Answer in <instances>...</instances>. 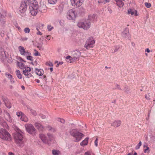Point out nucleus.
<instances>
[{
	"instance_id": "1",
	"label": "nucleus",
	"mask_w": 155,
	"mask_h": 155,
	"mask_svg": "<svg viewBox=\"0 0 155 155\" xmlns=\"http://www.w3.org/2000/svg\"><path fill=\"white\" fill-rule=\"evenodd\" d=\"M21 133L22 132L19 130L14 136L15 143L20 147H23L24 145V140Z\"/></svg>"
},
{
	"instance_id": "2",
	"label": "nucleus",
	"mask_w": 155,
	"mask_h": 155,
	"mask_svg": "<svg viewBox=\"0 0 155 155\" xmlns=\"http://www.w3.org/2000/svg\"><path fill=\"white\" fill-rule=\"evenodd\" d=\"M29 8L31 14L32 15H35L38 12V5L35 0L32 1L29 4Z\"/></svg>"
},
{
	"instance_id": "3",
	"label": "nucleus",
	"mask_w": 155,
	"mask_h": 155,
	"mask_svg": "<svg viewBox=\"0 0 155 155\" xmlns=\"http://www.w3.org/2000/svg\"><path fill=\"white\" fill-rule=\"evenodd\" d=\"M71 135L74 137V141L78 142L84 136V135L78 131L76 130L72 129L70 132Z\"/></svg>"
},
{
	"instance_id": "4",
	"label": "nucleus",
	"mask_w": 155,
	"mask_h": 155,
	"mask_svg": "<svg viewBox=\"0 0 155 155\" xmlns=\"http://www.w3.org/2000/svg\"><path fill=\"white\" fill-rule=\"evenodd\" d=\"M0 138L3 140H11V136L5 129H1L0 130Z\"/></svg>"
},
{
	"instance_id": "5",
	"label": "nucleus",
	"mask_w": 155,
	"mask_h": 155,
	"mask_svg": "<svg viewBox=\"0 0 155 155\" xmlns=\"http://www.w3.org/2000/svg\"><path fill=\"white\" fill-rule=\"evenodd\" d=\"M91 22L88 19L84 22H79L77 24V26L79 28H82L84 30L89 29L91 26Z\"/></svg>"
},
{
	"instance_id": "6",
	"label": "nucleus",
	"mask_w": 155,
	"mask_h": 155,
	"mask_svg": "<svg viewBox=\"0 0 155 155\" xmlns=\"http://www.w3.org/2000/svg\"><path fill=\"white\" fill-rule=\"evenodd\" d=\"M95 43V41L94 40L93 37H90L88 38L84 45V47L87 49L92 48L93 47V45Z\"/></svg>"
},
{
	"instance_id": "7",
	"label": "nucleus",
	"mask_w": 155,
	"mask_h": 155,
	"mask_svg": "<svg viewBox=\"0 0 155 155\" xmlns=\"http://www.w3.org/2000/svg\"><path fill=\"white\" fill-rule=\"evenodd\" d=\"M25 127L27 131L30 134H33L35 132L36 129L32 124H26Z\"/></svg>"
},
{
	"instance_id": "8",
	"label": "nucleus",
	"mask_w": 155,
	"mask_h": 155,
	"mask_svg": "<svg viewBox=\"0 0 155 155\" xmlns=\"http://www.w3.org/2000/svg\"><path fill=\"white\" fill-rule=\"evenodd\" d=\"M76 17L75 11L74 9H71L67 12V18L69 20H74Z\"/></svg>"
},
{
	"instance_id": "9",
	"label": "nucleus",
	"mask_w": 155,
	"mask_h": 155,
	"mask_svg": "<svg viewBox=\"0 0 155 155\" xmlns=\"http://www.w3.org/2000/svg\"><path fill=\"white\" fill-rule=\"evenodd\" d=\"M84 0H71L72 5L76 7H79L83 4Z\"/></svg>"
},
{
	"instance_id": "10",
	"label": "nucleus",
	"mask_w": 155,
	"mask_h": 155,
	"mask_svg": "<svg viewBox=\"0 0 155 155\" xmlns=\"http://www.w3.org/2000/svg\"><path fill=\"white\" fill-rule=\"evenodd\" d=\"M27 9V3L25 2H22L19 8V12L22 14H24Z\"/></svg>"
},
{
	"instance_id": "11",
	"label": "nucleus",
	"mask_w": 155,
	"mask_h": 155,
	"mask_svg": "<svg viewBox=\"0 0 155 155\" xmlns=\"http://www.w3.org/2000/svg\"><path fill=\"white\" fill-rule=\"evenodd\" d=\"M18 50L20 54L22 55L25 56L31 54L27 51H25L24 48L22 46H20L18 47Z\"/></svg>"
},
{
	"instance_id": "12",
	"label": "nucleus",
	"mask_w": 155,
	"mask_h": 155,
	"mask_svg": "<svg viewBox=\"0 0 155 155\" xmlns=\"http://www.w3.org/2000/svg\"><path fill=\"white\" fill-rule=\"evenodd\" d=\"M122 36L125 38L130 39V35L129 32V30L128 28H126L122 33Z\"/></svg>"
},
{
	"instance_id": "13",
	"label": "nucleus",
	"mask_w": 155,
	"mask_h": 155,
	"mask_svg": "<svg viewBox=\"0 0 155 155\" xmlns=\"http://www.w3.org/2000/svg\"><path fill=\"white\" fill-rule=\"evenodd\" d=\"M72 56L74 60L78 58L81 55V53L78 51H74L72 52Z\"/></svg>"
},
{
	"instance_id": "14",
	"label": "nucleus",
	"mask_w": 155,
	"mask_h": 155,
	"mask_svg": "<svg viewBox=\"0 0 155 155\" xmlns=\"http://www.w3.org/2000/svg\"><path fill=\"white\" fill-rule=\"evenodd\" d=\"M2 99L6 107L8 108H10L12 107V105L8 99L5 97H2Z\"/></svg>"
},
{
	"instance_id": "15",
	"label": "nucleus",
	"mask_w": 155,
	"mask_h": 155,
	"mask_svg": "<svg viewBox=\"0 0 155 155\" xmlns=\"http://www.w3.org/2000/svg\"><path fill=\"white\" fill-rule=\"evenodd\" d=\"M39 137L45 143H48V139L47 137L44 134H41L39 135Z\"/></svg>"
},
{
	"instance_id": "16",
	"label": "nucleus",
	"mask_w": 155,
	"mask_h": 155,
	"mask_svg": "<svg viewBox=\"0 0 155 155\" xmlns=\"http://www.w3.org/2000/svg\"><path fill=\"white\" fill-rule=\"evenodd\" d=\"M121 122L120 120H117L114 121L112 123L111 125L114 127H119L121 124Z\"/></svg>"
},
{
	"instance_id": "17",
	"label": "nucleus",
	"mask_w": 155,
	"mask_h": 155,
	"mask_svg": "<svg viewBox=\"0 0 155 155\" xmlns=\"http://www.w3.org/2000/svg\"><path fill=\"white\" fill-rule=\"evenodd\" d=\"M35 127L40 131L42 130L44 128V126L39 123H35Z\"/></svg>"
},
{
	"instance_id": "18",
	"label": "nucleus",
	"mask_w": 155,
	"mask_h": 155,
	"mask_svg": "<svg viewBox=\"0 0 155 155\" xmlns=\"http://www.w3.org/2000/svg\"><path fill=\"white\" fill-rule=\"evenodd\" d=\"M39 11L42 13H45L47 10V7L45 5H41L39 8Z\"/></svg>"
},
{
	"instance_id": "19",
	"label": "nucleus",
	"mask_w": 155,
	"mask_h": 155,
	"mask_svg": "<svg viewBox=\"0 0 155 155\" xmlns=\"http://www.w3.org/2000/svg\"><path fill=\"white\" fill-rule=\"evenodd\" d=\"M35 70V72L36 74L39 76H41L43 75L44 72L43 70L41 69H38L37 68H36Z\"/></svg>"
},
{
	"instance_id": "20",
	"label": "nucleus",
	"mask_w": 155,
	"mask_h": 155,
	"mask_svg": "<svg viewBox=\"0 0 155 155\" xmlns=\"http://www.w3.org/2000/svg\"><path fill=\"white\" fill-rule=\"evenodd\" d=\"M4 116L6 119L10 121L11 120V117L7 111H4Z\"/></svg>"
},
{
	"instance_id": "21",
	"label": "nucleus",
	"mask_w": 155,
	"mask_h": 155,
	"mask_svg": "<svg viewBox=\"0 0 155 155\" xmlns=\"http://www.w3.org/2000/svg\"><path fill=\"white\" fill-rule=\"evenodd\" d=\"M89 139L88 137H86L85 139L81 142L80 143V145L82 146H84L87 144L88 143V141Z\"/></svg>"
},
{
	"instance_id": "22",
	"label": "nucleus",
	"mask_w": 155,
	"mask_h": 155,
	"mask_svg": "<svg viewBox=\"0 0 155 155\" xmlns=\"http://www.w3.org/2000/svg\"><path fill=\"white\" fill-rule=\"evenodd\" d=\"M135 11H136L130 8L127 10V14L129 15H130L132 16L134 15H136V12H135Z\"/></svg>"
},
{
	"instance_id": "23",
	"label": "nucleus",
	"mask_w": 155,
	"mask_h": 155,
	"mask_svg": "<svg viewBox=\"0 0 155 155\" xmlns=\"http://www.w3.org/2000/svg\"><path fill=\"white\" fill-rule=\"evenodd\" d=\"M143 148L144 150V152L145 153H149L150 152V150L149 147L146 145H143Z\"/></svg>"
},
{
	"instance_id": "24",
	"label": "nucleus",
	"mask_w": 155,
	"mask_h": 155,
	"mask_svg": "<svg viewBox=\"0 0 155 155\" xmlns=\"http://www.w3.org/2000/svg\"><path fill=\"white\" fill-rule=\"evenodd\" d=\"M20 119L23 121H24L25 122H27L28 121V119L27 117L24 114H22V116L20 118Z\"/></svg>"
},
{
	"instance_id": "25",
	"label": "nucleus",
	"mask_w": 155,
	"mask_h": 155,
	"mask_svg": "<svg viewBox=\"0 0 155 155\" xmlns=\"http://www.w3.org/2000/svg\"><path fill=\"white\" fill-rule=\"evenodd\" d=\"M25 70H23V74H26L27 72H31V68L25 66L24 68Z\"/></svg>"
},
{
	"instance_id": "26",
	"label": "nucleus",
	"mask_w": 155,
	"mask_h": 155,
	"mask_svg": "<svg viewBox=\"0 0 155 155\" xmlns=\"http://www.w3.org/2000/svg\"><path fill=\"white\" fill-rule=\"evenodd\" d=\"M18 78L19 79H21L22 78V75L21 74L20 71L18 70H17L15 72Z\"/></svg>"
},
{
	"instance_id": "27",
	"label": "nucleus",
	"mask_w": 155,
	"mask_h": 155,
	"mask_svg": "<svg viewBox=\"0 0 155 155\" xmlns=\"http://www.w3.org/2000/svg\"><path fill=\"white\" fill-rule=\"evenodd\" d=\"M48 139V142L49 141H51L54 139V137L53 135L50 133H48L47 134Z\"/></svg>"
},
{
	"instance_id": "28",
	"label": "nucleus",
	"mask_w": 155,
	"mask_h": 155,
	"mask_svg": "<svg viewBox=\"0 0 155 155\" xmlns=\"http://www.w3.org/2000/svg\"><path fill=\"white\" fill-rule=\"evenodd\" d=\"M17 64L20 69H23L24 67H25V64L22 63L20 62H18Z\"/></svg>"
},
{
	"instance_id": "29",
	"label": "nucleus",
	"mask_w": 155,
	"mask_h": 155,
	"mask_svg": "<svg viewBox=\"0 0 155 155\" xmlns=\"http://www.w3.org/2000/svg\"><path fill=\"white\" fill-rule=\"evenodd\" d=\"M28 109L29 110L32 114L34 116H36L37 115V113L36 111L29 107H28Z\"/></svg>"
},
{
	"instance_id": "30",
	"label": "nucleus",
	"mask_w": 155,
	"mask_h": 155,
	"mask_svg": "<svg viewBox=\"0 0 155 155\" xmlns=\"http://www.w3.org/2000/svg\"><path fill=\"white\" fill-rule=\"evenodd\" d=\"M26 74H23L25 75L26 76L27 78H30L32 77V74L30 73V72H26Z\"/></svg>"
},
{
	"instance_id": "31",
	"label": "nucleus",
	"mask_w": 155,
	"mask_h": 155,
	"mask_svg": "<svg viewBox=\"0 0 155 155\" xmlns=\"http://www.w3.org/2000/svg\"><path fill=\"white\" fill-rule=\"evenodd\" d=\"M125 92L127 94H128L130 92V88L128 87H125L124 89Z\"/></svg>"
},
{
	"instance_id": "32",
	"label": "nucleus",
	"mask_w": 155,
	"mask_h": 155,
	"mask_svg": "<svg viewBox=\"0 0 155 155\" xmlns=\"http://www.w3.org/2000/svg\"><path fill=\"white\" fill-rule=\"evenodd\" d=\"M66 59H69V60L70 61V63H71L74 61V59H73V58L72 56V57H71L70 56L68 55L66 57Z\"/></svg>"
},
{
	"instance_id": "33",
	"label": "nucleus",
	"mask_w": 155,
	"mask_h": 155,
	"mask_svg": "<svg viewBox=\"0 0 155 155\" xmlns=\"http://www.w3.org/2000/svg\"><path fill=\"white\" fill-rule=\"evenodd\" d=\"M115 87L114 88V89H116V90H121V89L120 88V86L119 85L117 84H116L115 85Z\"/></svg>"
},
{
	"instance_id": "34",
	"label": "nucleus",
	"mask_w": 155,
	"mask_h": 155,
	"mask_svg": "<svg viewBox=\"0 0 155 155\" xmlns=\"http://www.w3.org/2000/svg\"><path fill=\"white\" fill-rule=\"evenodd\" d=\"M59 151L57 150H53L52 153L53 155H58Z\"/></svg>"
},
{
	"instance_id": "35",
	"label": "nucleus",
	"mask_w": 155,
	"mask_h": 155,
	"mask_svg": "<svg viewBox=\"0 0 155 155\" xmlns=\"http://www.w3.org/2000/svg\"><path fill=\"white\" fill-rule=\"evenodd\" d=\"M58 0H48V2L51 4H54L57 2Z\"/></svg>"
},
{
	"instance_id": "36",
	"label": "nucleus",
	"mask_w": 155,
	"mask_h": 155,
	"mask_svg": "<svg viewBox=\"0 0 155 155\" xmlns=\"http://www.w3.org/2000/svg\"><path fill=\"white\" fill-rule=\"evenodd\" d=\"M5 75L9 79H10L12 77H13L12 76L11 74H9L8 73H5Z\"/></svg>"
},
{
	"instance_id": "37",
	"label": "nucleus",
	"mask_w": 155,
	"mask_h": 155,
	"mask_svg": "<svg viewBox=\"0 0 155 155\" xmlns=\"http://www.w3.org/2000/svg\"><path fill=\"white\" fill-rule=\"evenodd\" d=\"M24 31L26 33H28L30 32V29L28 28H26L24 29Z\"/></svg>"
},
{
	"instance_id": "38",
	"label": "nucleus",
	"mask_w": 155,
	"mask_h": 155,
	"mask_svg": "<svg viewBox=\"0 0 155 155\" xmlns=\"http://www.w3.org/2000/svg\"><path fill=\"white\" fill-rule=\"evenodd\" d=\"M144 5L147 8H150L151 6V4L150 3L145 2Z\"/></svg>"
},
{
	"instance_id": "39",
	"label": "nucleus",
	"mask_w": 155,
	"mask_h": 155,
	"mask_svg": "<svg viewBox=\"0 0 155 155\" xmlns=\"http://www.w3.org/2000/svg\"><path fill=\"white\" fill-rule=\"evenodd\" d=\"M30 55H25L27 57V59L28 60H30V61H32L33 60V57L30 56Z\"/></svg>"
},
{
	"instance_id": "40",
	"label": "nucleus",
	"mask_w": 155,
	"mask_h": 155,
	"mask_svg": "<svg viewBox=\"0 0 155 155\" xmlns=\"http://www.w3.org/2000/svg\"><path fill=\"white\" fill-rule=\"evenodd\" d=\"M47 28L49 31H51L54 28L53 27L50 25H48Z\"/></svg>"
},
{
	"instance_id": "41",
	"label": "nucleus",
	"mask_w": 155,
	"mask_h": 155,
	"mask_svg": "<svg viewBox=\"0 0 155 155\" xmlns=\"http://www.w3.org/2000/svg\"><path fill=\"white\" fill-rule=\"evenodd\" d=\"M142 143L141 141H140L138 144L136 146V149H139L140 146L141 145Z\"/></svg>"
},
{
	"instance_id": "42",
	"label": "nucleus",
	"mask_w": 155,
	"mask_h": 155,
	"mask_svg": "<svg viewBox=\"0 0 155 155\" xmlns=\"http://www.w3.org/2000/svg\"><path fill=\"white\" fill-rule=\"evenodd\" d=\"M16 114L18 117H19L21 116H22V114H23L21 112H17Z\"/></svg>"
},
{
	"instance_id": "43",
	"label": "nucleus",
	"mask_w": 155,
	"mask_h": 155,
	"mask_svg": "<svg viewBox=\"0 0 155 155\" xmlns=\"http://www.w3.org/2000/svg\"><path fill=\"white\" fill-rule=\"evenodd\" d=\"M58 120H60V122L62 123H64L65 122V121L64 119H61L60 118H58Z\"/></svg>"
},
{
	"instance_id": "44",
	"label": "nucleus",
	"mask_w": 155,
	"mask_h": 155,
	"mask_svg": "<svg viewBox=\"0 0 155 155\" xmlns=\"http://www.w3.org/2000/svg\"><path fill=\"white\" fill-rule=\"evenodd\" d=\"M46 64L47 65H48L49 66H53V64L51 62H46Z\"/></svg>"
},
{
	"instance_id": "45",
	"label": "nucleus",
	"mask_w": 155,
	"mask_h": 155,
	"mask_svg": "<svg viewBox=\"0 0 155 155\" xmlns=\"http://www.w3.org/2000/svg\"><path fill=\"white\" fill-rule=\"evenodd\" d=\"M98 141V139L97 138H96V140L95 141V142H94L95 145L96 147H97L98 146V144H97Z\"/></svg>"
},
{
	"instance_id": "46",
	"label": "nucleus",
	"mask_w": 155,
	"mask_h": 155,
	"mask_svg": "<svg viewBox=\"0 0 155 155\" xmlns=\"http://www.w3.org/2000/svg\"><path fill=\"white\" fill-rule=\"evenodd\" d=\"M35 51L36 52V53L34 54L35 56H38L40 55V54L36 50H35Z\"/></svg>"
},
{
	"instance_id": "47",
	"label": "nucleus",
	"mask_w": 155,
	"mask_h": 155,
	"mask_svg": "<svg viewBox=\"0 0 155 155\" xmlns=\"http://www.w3.org/2000/svg\"><path fill=\"white\" fill-rule=\"evenodd\" d=\"M96 15H91V16H89V18L90 19H93L94 18L96 17Z\"/></svg>"
},
{
	"instance_id": "48",
	"label": "nucleus",
	"mask_w": 155,
	"mask_h": 155,
	"mask_svg": "<svg viewBox=\"0 0 155 155\" xmlns=\"http://www.w3.org/2000/svg\"><path fill=\"white\" fill-rule=\"evenodd\" d=\"M21 40L23 41H26L28 40V38L27 37L22 38H21Z\"/></svg>"
},
{
	"instance_id": "49",
	"label": "nucleus",
	"mask_w": 155,
	"mask_h": 155,
	"mask_svg": "<svg viewBox=\"0 0 155 155\" xmlns=\"http://www.w3.org/2000/svg\"><path fill=\"white\" fill-rule=\"evenodd\" d=\"M39 116L42 119H45L46 118V116L42 114H40Z\"/></svg>"
},
{
	"instance_id": "50",
	"label": "nucleus",
	"mask_w": 155,
	"mask_h": 155,
	"mask_svg": "<svg viewBox=\"0 0 155 155\" xmlns=\"http://www.w3.org/2000/svg\"><path fill=\"white\" fill-rule=\"evenodd\" d=\"M10 80H11V83H14V78L12 77L10 79Z\"/></svg>"
},
{
	"instance_id": "51",
	"label": "nucleus",
	"mask_w": 155,
	"mask_h": 155,
	"mask_svg": "<svg viewBox=\"0 0 155 155\" xmlns=\"http://www.w3.org/2000/svg\"><path fill=\"white\" fill-rule=\"evenodd\" d=\"M119 48V47L118 46H117V47H116L114 50V52H116L118 50Z\"/></svg>"
},
{
	"instance_id": "52",
	"label": "nucleus",
	"mask_w": 155,
	"mask_h": 155,
	"mask_svg": "<svg viewBox=\"0 0 155 155\" xmlns=\"http://www.w3.org/2000/svg\"><path fill=\"white\" fill-rule=\"evenodd\" d=\"M63 64V62H59V63H58L56 65V67H58L59 64Z\"/></svg>"
},
{
	"instance_id": "53",
	"label": "nucleus",
	"mask_w": 155,
	"mask_h": 155,
	"mask_svg": "<svg viewBox=\"0 0 155 155\" xmlns=\"http://www.w3.org/2000/svg\"><path fill=\"white\" fill-rule=\"evenodd\" d=\"M15 26L16 27V28H18V30L19 31H20L21 30V28H20V27L19 26H18L17 25H15Z\"/></svg>"
},
{
	"instance_id": "54",
	"label": "nucleus",
	"mask_w": 155,
	"mask_h": 155,
	"mask_svg": "<svg viewBox=\"0 0 155 155\" xmlns=\"http://www.w3.org/2000/svg\"><path fill=\"white\" fill-rule=\"evenodd\" d=\"M84 155H91L90 153L88 152H86L84 153Z\"/></svg>"
},
{
	"instance_id": "55",
	"label": "nucleus",
	"mask_w": 155,
	"mask_h": 155,
	"mask_svg": "<svg viewBox=\"0 0 155 155\" xmlns=\"http://www.w3.org/2000/svg\"><path fill=\"white\" fill-rule=\"evenodd\" d=\"M37 35H42V33L39 31H38V32L37 33Z\"/></svg>"
},
{
	"instance_id": "56",
	"label": "nucleus",
	"mask_w": 155,
	"mask_h": 155,
	"mask_svg": "<svg viewBox=\"0 0 155 155\" xmlns=\"http://www.w3.org/2000/svg\"><path fill=\"white\" fill-rule=\"evenodd\" d=\"M3 121L2 118L0 117V123H2Z\"/></svg>"
},
{
	"instance_id": "57",
	"label": "nucleus",
	"mask_w": 155,
	"mask_h": 155,
	"mask_svg": "<svg viewBox=\"0 0 155 155\" xmlns=\"http://www.w3.org/2000/svg\"><path fill=\"white\" fill-rule=\"evenodd\" d=\"M8 155H14V154L13 153H12L11 152H9L8 153Z\"/></svg>"
},
{
	"instance_id": "58",
	"label": "nucleus",
	"mask_w": 155,
	"mask_h": 155,
	"mask_svg": "<svg viewBox=\"0 0 155 155\" xmlns=\"http://www.w3.org/2000/svg\"><path fill=\"white\" fill-rule=\"evenodd\" d=\"M145 97L147 99V100H149V99H150V98L149 97H148V96H147V95H145Z\"/></svg>"
},
{
	"instance_id": "59",
	"label": "nucleus",
	"mask_w": 155,
	"mask_h": 155,
	"mask_svg": "<svg viewBox=\"0 0 155 155\" xmlns=\"http://www.w3.org/2000/svg\"><path fill=\"white\" fill-rule=\"evenodd\" d=\"M146 51H147V52L149 53L150 52V50L149 48H147V49H146Z\"/></svg>"
},
{
	"instance_id": "60",
	"label": "nucleus",
	"mask_w": 155,
	"mask_h": 155,
	"mask_svg": "<svg viewBox=\"0 0 155 155\" xmlns=\"http://www.w3.org/2000/svg\"><path fill=\"white\" fill-rule=\"evenodd\" d=\"M46 78V76L45 75H43L41 77V78Z\"/></svg>"
},
{
	"instance_id": "61",
	"label": "nucleus",
	"mask_w": 155,
	"mask_h": 155,
	"mask_svg": "<svg viewBox=\"0 0 155 155\" xmlns=\"http://www.w3.org/2000/svg\"><path fill=\"white\" fill-rule=\"evenodd\" d=\"M50 70L51 72H52L53 70V68L52 67L50 68Z\"/></svg>"
},
{
	"instance_id": "62",
	"label": "nucleus",
	"mask_w": 155,
	"mask_h": 155,
	"mask_svg": "<svg viewBox=\"0 0 155 155\" xmlns=\"http://www.w3.org/2000/svg\"><path fill=\"white\" fill-rule=\"evenodd\" d=\"M30 0H25V1H24V2H25V3H27V2H28L29 1H30Z\"/></svg>"
},
{
	"instance_id": "63",
	"label": "nucleus",
	"mask_w": 155,
	"mask_h": 155,
	"mask_svg": "<svg viewBox=\"0 0 155 155\" xmlns=\"http://www.w3.org/2000/svg\"><path fill=\"white\" fill-rule=\"evenodd\" d=\"M108 11H109L110 13H111L112 11L111 9H110H110L108 8Z\"/></svg>"
},
{
	"instance_id": "64",
	"label": "nucleus",
	"mask_w": 155,
	"mask_h": 155,
	"mask_svg": "<svg viewBox=\"0 0 155 155\" xmlns=\"http://www.w3.org/2000/svg\"><path fill=\"white\" fill-rule=\"evenodd\" d=\"M21 88L23 90H24L25 89V87L23 85L21 86Z\"/></svg>"
}]
</instances>
